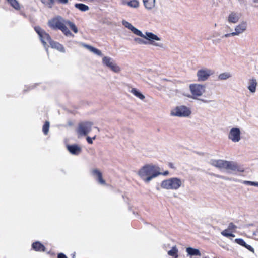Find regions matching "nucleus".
<instances>
[{"mask_svg":"<svg viewBox=\"0 0 258 258\" xmlns=\"http://www.w3.org/2000/svg\"><path fill=\"white\" fill-rule=\"evenodd\" d=\"M257 86V82L256 80L255 79H251L248 82L247 87L251 93L254 94L256 92Z\"/></svg>","mask_w":258,"mask_h":258,"instance_id":"obj_16","label":"nucleus"},{"mask_svg":"<svg viewBox=\"0 0 258 258\" xmlns=\"http://www.w3.org/2000/svg\"><path fill=\"white\" fill-rule=\"evenodd\" d=\"M58 258H67L66 256L62 253L58 254Z\"/></svg>","mask_w":258,"mask_h":258,"instance_id":"obj_37","label":"nucleus"},{"mask_svg":"<svg viewBox=\"0 0 258 258\" xmlns=\"http://www.w3.org/2000/svg\"><path fill=\"white\" fill-rule=\"evenodd\" d=\"M42 3H45V1L44 0H40Z\"/></svg>","mask_w":258,"mask_h":258,"instance_id":"obj_40","label":"nucleus"},{"mask_svg":"<svg viewBox=\"0 0 258 258\" xmlns=\"http://www.w3.org/2000/svg\"><path fill=\"white\" fill-rule=\"evenodd\" d=\"M137 174L144 182L148 183L160 175V173L157 166L152 164H148L141 167Z\"/></svg>","mask_w":258,"mask_h":258,"instance_id":"obj_5","label":"nucleus"},{"mask_svg":"<svg viewBox=\"0 0 258 258\" xmlns=\"http://www.w3.org/2000/svg\"><path fill=\"white\" fill-rule=\"evenodd\" d=\"M95 139V136L93 137L92 138L88 137L87 138V141L89 144H92L93 143V140H94Z\"/></svg>","mask_w":258,"mask_h":258,"instance_id":"obj_35","label":"nucleus"},{"mask_svg":"<svg viewBox=\"0 0 258 258\" xmlns=\"http://www.w3.org/2000/svg\"><path fill=\"white\" fill-rule=\"evenodd\" d=\"M91 173L92 175L98 180V182L100 184H105V181L103 179L101 173L99 170L96 169H93L91 171Z\"/></svg>","mask_w":258,"mask_h":258,"instance_id":"obj_18","label":"nucleus"},{"mask_svg":"<svg viewBox=\"0 0 258 258\" xmlns=\"http://www.w3.org/2000/svg\"><path fill=\"white\" fill-rule=\"evenodd\" d=\"M234 241L236 243L245 247V248H246L247 249H248L250 251H252V252L254 251V249L250 245L246 244V243L245 242V241L243 239H235Z\"/></svg>","mask_w":258,"mask_h":258,"instance_id":"obj_21","label":"nucleus"},{"mask_svg":"<svg viewBox=\"0 0 258 258\" xmlns=\"http://www.w3.org/2000/svg\"><path fill=\"white\" fill-rule=\"evenodd\" d=\"M48 25L53 29L60 30L67 37H74V35L68 29L67 26H69L75 33L78 32V28L74 23L64 19L60 16H56L50 20L48 22Z\"/></svg>","mask_w":258,"mask_h":258,"instance_id":"obj_1","label":"nucleus"},{"mask_svg":"<svg viewBox=\"0 0 258 258\" xmlns=\"http://www.w3.org/2000/svg\"><path fill=\"white\" fill-rule=\"evenodd\" d=\"M135 41L139 44H145L147 43L146 41L139 38H135Z\"/></svg>","mask_w":258,"mask_h":258,"instance_id":"obj_32","label":"nucleus"},{"mask_svg":"<svg viewBox=\"0 0 258 258\" xmlns=\"http://www.w3.org/2000/svg\"><path fill=\"white\" fill-rule=\"evenodd\" d=\"M54 1H55V0H49V1H50V3H51V4H53L54 3Z\"/></svg>","mask_w":258,"mask_h":258,"instance_id":"obj_38","label":"nucleus"},{"mask_svg":"<svg viewBox=\"0 0 258 258\" xmlns=\"http://www.w3.org/2000/svg\"><path fill=\"white\" fill-rule=\"evenodd\" d=\"M204 258H207L206 257H205Z\"/></svg>","mask_w":258,"mask_h":258,"instance_id":"obj_41","label":"nucleus"},{"mask_svg":"<svg viewBox=\"0 0 258 258\" xmlns=\"http://www.w3.org/2000/svg\"><path fill=\"white\" fill-rule=\"evenodd\" d=\"M241 129L234 126L230 128L228 133V139L232 143H237L242 139Z\"/></svg>","mask_w":258,"mask_h":258,"instance_id":"obj_10","label":"nucleus"},{"mask_svg":"<svg viewBox=\"0 0 258 258\" xmlns=\"http://www.w3.org/2000/svg\"><path fill=\"white\" fill-rule=\"evenodd\" d=\"M221 234L227 237H234L235 235L233 234L228 229H225L221 232Z\"/></svg>","mask_w":258,"mask_h":258,"instance_id":"obj_30","label":"nucleus"},{"mask_svg":"<svg viewBox=\"0 0 258 258\" xmlns=\"http://www.w3.org/2000/svg\"><path fill=\"white\" fill-rule=\"evenodd\" d=\"M144 6L148 10H152L155 7V0H143Z\"/></svg>","mask_w":258,"mask_h":258,"instance_id":"obj_20","label":"nucleus"},{"mask_svg":"<svg viewBox=\"0 0 258 258\" xmlns=\"http://www.w3.org/2000/svg\"><path fill=\"white\" fill-rule=\"evenodd\" d=\"M67 148L69 152L73 155H77L79 154L82 151L81 147L77 144L67 145Z\"/></svg>","mask_w":258,"mask_h":258,"instance_id":"obj_15","label":"nucleus"},{"mask_svg":"<svg viewBox=\"0 0 258 258\" xmlns=\"http://www.w3.org/2000/svg\"><path fill=\"white\" fill-rule=\"evenodd\" d=\"M93 125V122L86 121L79 124L76 133L79 137L87 135L91 131Z\"/></svg>","mask_w":258,"mask_h":258,"instance_id":"obj_11","label":"nucleus"},{"mask_svg":"<svg viewBox=\"0 0 258 258\" xmlns=\"http://www.w3.org/2000/svg\"><path fill=\"white\" fill-rule=\"evenodd\" d=\"M35 31L39 36V37L45 47H51V48H59L61 45L52 41L49 35L39 26H36L34 28Z\"/></svg>","mask_w":258,"mask_h":258,"instance_id":"obj_8","label":"nucleus"},{"mask_svg":"<svg viewBox=\"0 0 258 258\" xmlns=\"http://www.w3.org/2000/svg\"><path fill=\"white\" fill-rule=\"evenodd\" d=\"M49 128V122L46 121L45 124L43 126V131L45 134H47L48 132Z\"/></svg>","mask_w":258,"mask_h":258,"instance_id":"obj_31","label":"nucleus"},{"mask_svg":"<svg viewBox=\"0 0 258 258\" xmlns=\"http://www.w3.org/2000/svg\"><path fill=\"white\" fill-rule=\"evenodd\" d=\"M123 5H127L131 8H137L139 7V2L138 0H121Z\"/></svg>","mask_w":258,"mask_h":258,"instance_id":"obj_17","label":"nucleus"},{"mask_svg":"<svg viewBox=\"0 0 258 258\" xmlns=\"http://www.w3.org/2000/svg\"><path fill=\"white\" fill-rule=\"evenodd\" d=\"M240 18L239 13L235 12H231L227 16L226 19L228 23L235 24L237 23Z\"/></svg>","mask_w":258,"mask_h":258,"instance_id":"obj_14","label":"nucleus"},{"mask_svg":"<svg viewBox=\"0 0 258 258\" xmlns=\"http://www.w3.org/2000/svg\"><path fill=\"white\" fill-rule=\"evenodd\" d=\"M214 73V71L210 69L207 68H201L197 72V79L199 82L205 81Z\"/></svg>","mask_w":258,"mask_h":258,"instance_id":"obj_12","label":"nucleus"},{"mask_svg":"<svg viewBox=\"0 0 258 258\" xmlns=\"http://www.w3.org/2000/svg\"><path fill=\"white\" fill-rule=\"evenodd\" d=\"M122 24L126 28L128 29L134 34L140 36L149 41V43L155 47H164V43L161 39L157 35L151 32H146L144 34L140 30L133 26L128 21L123 20Z\"/></svg>","mask_w":258,"mask_h":258,"instance_id":"obj_3","label":"nucleus"},{"mask_svg":"<svg viewBox=\"0 0 258 258\" xmlns=\"http://www.w3.org/2000/svg\"><path fill=\"white\" fill-rule=\"evenodd\" d=\"M190 94L186 95L187 97L196 100H200L204 103H209L213 98L212 93L207 94L201 99L206 93V86L205 84L199 83H192L188 85Z\"/></svg>","mask_w":258,"mask_h":258,"instance_id":"obj_2","label":"nucleus"},{"mask_svg":"<svg viewBox=\"0 0 258 258\" xmlns=\"http://www.w3.org/2000/svg\"><path fill=\"white\" fill-rule=\"evenodd\" d=\"M253 2L255 3H258V0H253Z\"/></svg>","mask_w":258,"mask_h":258,"instance_id":"obj_39","label":"nucleus"},{"mask_svg":"<svg viewBox=\"0 0 258 258\" xmlns=\"http://www.w3.org/2000/svg\"><path fill=\"white\" fill-rule=\"evenodd\" d=\"M80 47H85L86 48H90V49H92V48H94V47L91 46H89L88 45H87V44H84V43H81L79 45Z\"/></svg>","mask_w":258,"mask_h":258,"instance_id":"obj_34","label":"nucleus"},{"mask_svg":"<svg viewBox=\"0 0 258 258\" xmlns=\"http://www.w3.org/2000/svg\"><path fill=\"white\" fill-rule=\"evenodd\" d=\"M108 69L115 73H119L121 71V67L115 61L112 63V64L110 65Z\"/></svg>","mask_w":258,"mask_h":258,"instance_id":"obj_23","label":"nucleus"},{"mask_svg":"<svg viewBox=\"0 0 258 258\" xmlns=\"http://www.w3.org/2000/svg\"><path fill=\"white\" fill-rule=\"evenodd\" d=\"M91 51L94 54L98 55V56H101L102 53L101 51L100 50V49H90Z\"/></svg>","mask_w":258,"mask_h":258,"instance_id":"obj_33","label":"nucleus"},{"mask_svg":"<svg viewBox=\"0 0 258 258\" xmlns=\"http://www.w3.org/2000/svg\"><path fill=\"white\" fill-rule=\"evenodd\" d=\"M186 252L187 256L190 258H200L202 256V253L200 250L191 247H188L186 248Z\"/></svg>","mask_w":258,"mask_h":258,"instance_id":"obj_13","label":"nucleus"},{"mask_svg":"<svg viewBox=\"0 0 258 258\" xmlns=\"http://www.w3.org/2000/svg\"><path fill=\"white\" fill-rule=\"evenodd\" d=\"M33 248L36 251H44V246L38 242L34 243L32 245Z\"/></svg>","mask_w":258,"mask_h":258,"instance_id":"obj_25","label":"nucleus"},{"mask_svg":"<svg viewBox=\"0 0 258 258\" xmlns=\"http://www.w3.org/2000/svg\"><path fill=\"white\" fill-rule=\"evenodd\" d=\"M248 24L246 21H242L239 24L237 25L234 28V31L231 33H227L221 34L219 33L215 32L212 35L207 37V39H212L213 43L217 44L220 43L221 39L228 38L231 36H238L246 31Z\"/></svg>","mask_w":258,"mask_h":258,"instance_id":"obj_4","label":"nucleus"},{"mask_svg":"<svg viewBox=\"0 0 258 258\" xmlns=\"http://www.w3.org/2000/svg\"><path fill=\"white\" fill-rule=\"evenodd\" d=\"M241 183L243 184L249 186H252L258 187V182L257 181H248V180H243L241 181Z\"/></svg>","mask_w":258,"mask_h":258,"instance_id":"obj_29","label":"nucleus"},{"mask_svg":"<svg viewBox=\"0 0 258 258\" xmlns=\"http://www.w3.org/2000/svg\"><path fill=\"white\" fill-rule=\"evenodd\" d=\"M75 6L76 8L83 12L87 11L89 9L88 6L83 4H76Z\"/></svg>","mask_w":258,"mask_h":258,"instance_id":"obj_27","label":"nucleus"},{"mask_svg":"<svg viewBox=\"0 0 258 258\" xmlns=\"http://www.w3.org/2000/svg\"><path fill=\"white\" fill-rule=\"evenodd\" d=\"M8 2L16 10L20 9V5L17 0H7Z\"/></svg>","mask_w":258,"mask_h":258,"instance_id":"obj_26","label":"nucleus"},{"mask_svg":"<svg viewBox=\"0 0 258 258\" xmlns=\"http://www.w3.org/2000/svg\"><path fill=\"white\" fill-rule=\"evenodd\" d=\"M191 113L190 108L185 105H180L173 108L170 110V115L174 117H188Z\"/></svg>","mask_w":258,"mask_h":258,"instance_id":"obj_9","label":"nucleus"},{"mask_svg":"<svg viewBox=\"0 0 258 258\" xmlns=\"http://www.w3.org/2000/svg\"><path fill=\"white\" fill-rule=\"evenodd\" d=\"M178 249L176 246H173L172 249L168 251V254L171 256L177 257Z\"/></svg>","mask_w":258,"mask_h":258,"instance_id":"obj_28","label":"nucleus"},{"mask_svg":"<svg viewBox=\"0 0 258 258\" xmlns=\"http://www.w3.org/2000/svg\"><path fill=\"white\" fill-rule=\"evenodd\" d=\"M59 3L66 4L68 3V0H57Z\"/></svg>","mask_w":258,"mask_h":258,"instance_id":"obj_36","label":"nucleus"},{"mask_svg":"<svg viewBox=\"0 0 258 258\" xmlns=\"http://www.w3.org/2000/svg\"><path fill=\"white\" fill-rule=\"evenodd\" d=\"M184 180L178 177H171L163 180L161 187L166 190H177L184 186Z\"/></svg>","mask_w":258,"mask_h":258,"instance_id":"obj_7","label":"nucleus"},{"mask_svg":"<svg viewBox=\"0 0 258 258\" xmlns=\"http://www.w3.org/2000/svg\"><path fill=\"white\" fill-rule=\"evenodd\" d=\"M232 77V74L229 72H225L220 74L218 78L220 80H226Z\"/></svg>","mask_w":258,"mask_h":258,"instance_id":"obj_22","label":"nucleus"},{"mask_svg":"<svg viewBox=\"0 0 258 258\" xmlns=\"http://www.w3.org/2000/svg\"><path fill=\"white\" fill-rule=\"evenodd\" d=\"M130 92L141 100H144L145 98V95L138 89L136 88H131Z\"/></svg>","mask_w":258,"mask_h":258,"instance_id":"obj_19","label":"nucleus"},{"mask_svg":"<svg viewBox=\"0 0 258 258\" xmlns=\"http://www.w3.org/2000/svg\"><path fill=\"white\" fill-rule=\"evenodd\" d=\"M211 164L220 169H224L229 173H243L245 168L238 164L233 162L224 160H214L211 161Z\"/></svg>","mask_w":258,"mask_h":258,"instance_id":"obj_6","label":"nucleus"},{"mask_svg":"<svg viewBox=\"0 0 258 258\" xmlns=\"http://www.w3.org/2000/svg\"><path fill=\"white\" fill-rule=\"evenodd\" d=\"M114 61L110 57L105 56L102 58V63L103 65L108 68L110 65L112 64Z\"/></svg>","mask_w":258,"mask_h":258,"instance_id":"obj_24","label":"nucleus"}]
</instances>
